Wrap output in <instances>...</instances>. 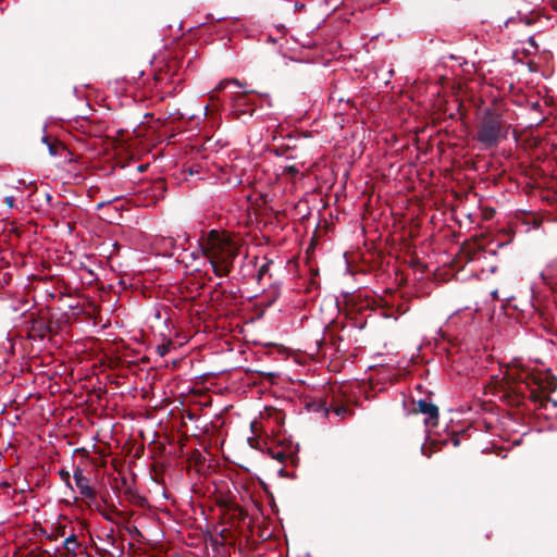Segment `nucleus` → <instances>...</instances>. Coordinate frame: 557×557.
<instances>
[{"instance_id": "18", "label": "nucleus", "mask_w": 557, "mask_h": 557, "mask_svg": "<svg viewBox=\"0 0 557 557\" xmlns=\"http://www.w3.org/2000/svg\"><path fill=\"white\" fill-rule=\"evenodd\" d=\"M305 7H306V5H305L304 3H301V2H298V1H297V2H295V4H294V10H295V11H301V10H304V9H305Z\"/></svg>"}, {"instance_id": "27", "label": "nucleus", "mask_w": 557, "mask_h": 557, "mask_svg": "<svg viewBox=\"0 0 557 557\" xmlns=\"http://www.w3.org/2000/svg\"><path fill=\"white\" fill-rule=\"evenodd\" d=\"M512 380H516V379H515V377H512ZM517 380H518V381H523V380H524V377L519 376Z\"/></svg>"}, {"instance_id": "2", "label": "nucleus", "mask_w": 557, "mask_h": 557, "mask_svg": "<svg viewBox=\"0 0 557 557\" xmlns=\"http://www.w3.org/2000/svg\"><path fill=\"white\" fill-rule=\"evenodd\" d=\"M257 109L253 91H238L231 98V113L236 120L246 122L256 115Z\"/></svg>"}, {"instance_id": "5", "label": "nucleus", "mask_w": 557, "mask_h": 557, "mask_svg": "<svg viewBox=\"0 0 557 557\" xmlns=\"http://www.w3.org/2000/svg\"><path fill=\"white\" fill-rule=\"evenodd\" d=\"M540 276L543 283L557 293V258L546 264Z\"/></svg>"}, {"instance_id": "19", "label": "nucleus", "mask_w": 557, "mask_h": 557, "mask_svg": "<svg viewBox=\"0 0 557 557\" xmlns=\"http://www.w3.org/2000/svg\"><path fill=\"white\" fill-rule=\"evenodd\" d=\"M345 412H346V409H345L344 407H337V408L335 409V413H336L337 416H343Z\"/></svg>"}, {"instance_id": "10", "label": "nucleus", "mask_w": 557, "mask_h": 557, "mask_svg": "<svg viewBox=\"0 0 557 557\" xmlns=\"http://www.w3.org/2000/svg\"><path fill=\"white\" fill-rule=\"evenodd\" d=\"M228 85H234V86H236V87H238V88H243V87H244V85H243L238 79H236V78H231V79H224V81H221V82L218 84L216 89H218V90H224V89H226V87H227Z\"/></svg>"}, {"instance_id": "3", "label": "nucleus", "mask_w": 557, "mask_h": 557, "mask_svg": "<svg viewBox=\"0 0 557 557\" xmlns=\"http://www.w3.org/2000/svg\"><path fill=\"white\" fill-rule=\"evenodd\" d=\"M73 479H74L75 485L83 498L88 499V500L96 499V496H97L96 491L89 484V479L84 474V471L82 468L77 467L74 469Z\"/></svg>"}, {"instance_id": "29", "label": "nucleus", "mask_w": 557, "mask_h": 557, "mask_svg": "<svg viewBox=\"0 0 557 557\" xmlns=\"http://www.w3.org/2000/svg\"><path fill=\"white\" fill-rule=\"evenodd\" d=\"M59 557H69L66 554H61Z\"/></svg>"}, {"instance_id": "13", "label": "nucleus", "mask_w": 557, "mask_h": 557, "mask_svg": "<svg viewBox=\"0 0 557 557\" xmlns=\"http://www.w3.org/2000/svg\"><path fill=\"white\" fill-rule=\"evenodd\" d=\"M58 474L61 478V480L64 481L65 485L73 491V486L71 484L70 472L67 470H65V469H60L58 471Z\"/></svg>"}, {"instance_id": "20", "label": "nucleus", "mask_w": 557, "mask_h": 557, "mask_svg": "<svg viewBox=\"0 0 557 557\" xmlns=\"http://www.w3.org/2000/svg\"><path fill=\"white\" fill-rule=\"evenodd\" d=\"M275 458H276V459H278V460H284L285 455H284V453H282V451H281V453H278V454L275 456Z\"/></svg>"}, {"instance_id": "11", "label": "nucleus", "mask_w": 557, "mask_h": 557, "mask_svg": "<svg viewBox=\"0 0 557 557\" xmlns=\"http://www.w3.org/2000/svg\"><path fill=\"white\" fill-rule=\"evenodd\" d=\"M212 258L216 259L218 261H221L222 263L228 261L230 262V269H232L233 261H234V258H235V253L233 251H228L225 255L214 256Z\"/></svg>"}, {"instance_id": "28", "label": "nucleus", "mask_w": 557, "mask_h": 557, "mask_svg": "<svg viewBox=\"0 0 557 557\" xmlns=\"http://www.w3.org/2000/svg\"><path fill=\"white\" fill-rule=\"evenodd\" d=\"M393 75H394V71L389 70V76H393Z\"/></svg>"}, {"instance_id": "14", "label": "nucleus", "mask_w": 557, "mask_h": 557, "mask_svg": "<svg viewBox=\"0 0 557 557\" xmlns=\"http://www.w3.org/2000/svg\"><path fill=\"white\" fill-rule=\"evenodd\" d=\"M273 263L272 260H265V262L258 270V280H261L265 274H268L270 265Z\"/></svg>"}, {"instance_id": "25", "label": "nucleus", "mask_w": 557, "mask_h": 557, "mask_svg": "<svg viewBox=\"0 0 557 557\" xmlns=\"http://www.w3.org/2000/svg\"><path fill=\"white\" fill-rule=\"evenodd\" d=\"M156 318H157V319H160V318H161V312H160V310H157V311H156Z\"/></svg>"}, {"instance_id": "21", "label": "nucleus", "mask_w": 557, "mask_h": 557, "mask_svg": "<svg viewBox=\"0 0 557 557\" xmlns=\"http://www.w3.org/2000/svg\"><path fill=\"white\" fill-rule=\"evenodd\" d=\"M263 97L267 100L268 106L271 107L272 104H271V99H270L269 95L265 94V95H263Z\"/></svg>"}, {"instance_id": "22", "label": "nucleus", "mask_w": 557, "mask_h": 557, "mask_svg": "<svg viewBox=\"0 0 557 557\" xmlns=\"http://www.w3.org/2000/svg\"><path fill=\"white\" fill-rule=\"evenodd\" d=\"M45 198H46L47 202H50L52 200V196L50 193H46Z\"/></svg>"}, {"instance_id": "9", "label": "nucleus", "mask_w": 557, "mask_h": 557, "mask_svg": "<svg viewBox=\"0 0 557 557\" xmlns=\"http://www.w3.org/2000/svg\"><path fill=\"white\" fill-rule=\"evenodd\" d=\"M153 191L156 197H163L166 193V184L163 180H158L153 183Z\"/></svg>"}, {"instance_id": "23", "label": "nucleus", "mask_w": 557, "mask_h": 557, "mask_svg": "<svg viewBox=\"0 0 557 557\" xmlns=\"http://www.w3.org/2000/svg\"><path fill=\"white\" fill-rule=\"evenodd\" d=\"M288 171L294 173V174L298 173V171H297V169L295 166L288 168Z\"/></svg>"}, {"instance_id": "16", "label": "nucleus", "mask_w": 557, "mask_h": 557, "mask_svg": "<svg viewBox=\"0 0 557 557\" xmlns=\"http://www.w3.org/2000/svg\"><path fill=\"white\" fill-rule=\"evenodd\" d=\"M527 42L532 47L534 48L535 50H537L539 46L535 41V38L533 36H530L527 40Z\"/></svg>"}, {"instance_id": "6", "label": "nucleus", "mask_w": 557, "mask_h": 557, "mask_svg": "<svg viewBox=\"0 0 557 557\" xmlns=\"http://www.w3.org/2000/svg\"><path fill=\"white\" fill-rule=\"evenodd\" d=\"M210 264L212 267L214 274L219 277H224V276L228 275V273L231 272L228 261L222 263L221 261H218L216 259L211 258Z\"/></svg>"}, {"instance_id": "26", "label": "nucleus", "mask_w": 557, "mask_h": 557, "mask_svg": "<svg viewBox=\"0 0 557 557\" xmlns=\"http://www.w3.org/2000/svg\"><path fill=\"white\" fill-rule=\"evenodd\" d=\"M539 106H540V104H539V102H534V103L532 104V108H533V109H536V108H539Z\"/></svg>"}, {"instance_id": "12", "label": "nucleus", "mask_w": 557, "mask_h": 557, "mask_svg": "<svg viewBox=\"0 0 557 557\" xmlns=\"http://www.w3.org/2000/svg\"><path fill=\"white\" fill-rule=\"evenodd\" d=\"M42 144H45L48 147L49 154L52 157H57L59 154L58 149L55 145H53L47 135H44L41 138Z\"/></svg>"}, {"instance_id": "17", "label": "nucleus", "mask_w": 557, "mask_h": 557, "mask_svg": "<svg viewBox=\"0 0 557 557\" xmlns=\"http://www.w3.org/2000/svg\"><path fill=\"white\" fill-rule=\"evenodd\" d=\"M5 203L8 205V207L11 209L14 207V197L12 196H7L5 197Z\"/></svg>"}, {"instance_id": "1", "label": "nucleus", "mask_w": 557, "mask_h": 557, "mask_svg": "<svg viewBox=\"0 0 557 557\" xmlns=\"http://www.w3.org/2000/svg\"><path fill=\"white\" fill-rule=\"evenodd\" d=\"M510 129L511 125L502 112L485 108L478 119L472 138L481 150H492L508 138Z\"/></svg>"}, {"instance_id": "4", "label": "nucleus", "mask_w": 557, "mask_h": 557, "mask_svg": "<svg viewBox=\"0 0 557 557\" xmlns=\"http://www.w3.org/2000/svg\"><path fill=\"white\" fill-rule=\"evenodd\" d=\"M418 410L420 413L425 416L426 425H436L438 420V408L432 401L428 399L418 400Z\"/></svg>"}, {"instance_id": "15", "label": "nucleus", "mask_w": 557, "mask_h": 557, "mask_svg": "<svg viewBox=\"0 0 557 557\" xmlns=\"http://www.w3.org/2000/svg\"><path fill=\"white\" fill-rule=\"evenodd\" d=\"M156 350L160 357H164L170 351V345L169 344L158 345Z\"/></svg>"}, {"instance_id": "24", "label": "nucleus", "mask_w": 557, "mask_h": 557, "mask_svg": "<svg viewBox=\"0 0 557 557\" xmlns=\"http://www.w3.org/2000/svg\"><path fill=\"white\" fill-rule=\"evenodd\" d=\"M512 21H513V17H509V18H507V20L505 21V23H504V24H505V26H507V25H508L510 22H512Z\"/></svg>"}, {"instance_id": "7", "label": "nucleus", "mask_w": 557, "mask_h": 557, "mask_svg": "<svg viewBox=\"0 0 557 557\" xmlns=\"http://www.w3.org/2000/svg\"><path fill=\"white\" fill-rule=\"evenodd\" d=\"M78 547L77 535L72 533L69 535L62 543V548L65 549L73 557L76 555V549Z\"/></svg>"}, {"instance_id": "8", "label": "nucleus", "mask_w": 557, "mask_h": 557, "mask_svg": "<svg viewBox=\"0 0 557 557\" xmlns=\"http://www.w3.org/2000/svg\"><path fill=\"white\" fill-rule=\"evenodd\" d=\"M308 410L312 412H322L324 417L329 414V408L325 401L311 403L308 405Z\"/></svg>"}]
</instances>
